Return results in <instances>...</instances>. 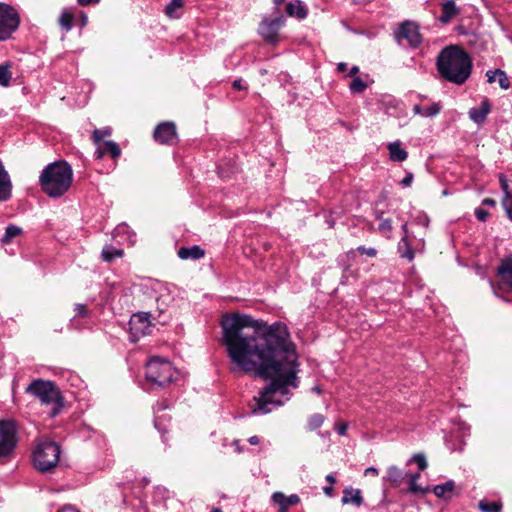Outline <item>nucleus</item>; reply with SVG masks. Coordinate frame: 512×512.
I'll return each instance as SVG.
<instances>
[{"label": "nucleus", "mask_w": 512, "mask_h": 512, "mask_svg": "<svg viewBox=\"0 0 512 512\" xmlns=\"http://www.w3.org/2000/svg\"><path fill=\"white\" fill-rule=\"evenodd\" d=\"M223 344L235 365L232 371L254 372L271 382L254 397L253 414H267L268 405H283L289 388H297V353L282 322L260 323L248 315H226L221 321Z\"/></svg>", "instance_id": "obj_1"}, {"label": "nucleus", "mask_w": 512, "mask_h": 512, "mask_svg": "<svg viewBox=\"0 0 512 512\" xmlns=\"http://www.w3.org/2000/svg\"><path fill=\"white\" fill-rule=\"evenodd\" d=\"M337 70L341 73L345 72L347 70V64L344 62L338 63Z\"/></svg>", "instance_id": "obj_52"}, {"label": "nucleus", "mask_w": 512, "mask_h": 512, "mask_svg": "<svg viewBox=\"0 0 512 512\" xmlns=\"http://www.w3.org/2000/svg\"><path fill=\"white\" fill-rule=\"evenodd\" d=\"M112 130L110 127H105L103 129H95L93 131L92 139L95 144H99L100 142H104L103 138L110 136Z\"/></svg>", "instance_id": "obj_36"}, {"label": "nucleus", "mask_w": 512, "mask_h": 512, "mask_svg": "<svg viewBox=\"0 0 512 512\" xmlns=\"http://www.w3.org/2000/svg\"><path fill=\"white\" fill-rule=\"evenodd\" d=\"M124 255L123 249L114 248L113 246H105L102 249L101 256L105 262H111L115 258H121Z\"/></svg>", "instance_id": "obj_29"}, {"label": "nucleus", "mask_w": 512, "mask_h": 512, "mask_svg": "<svg viewBox=\"0 0 512 512\" xmlns=\"http://www.w3.org/2000/svg\"><path fill=\"white\" fill-rule=\"evenodd\" d=\"M497 75H498V69H495V70H488L486 72V76H487V81L488 83H493L496 81L497 79Z\"/></svg>", "instance_id": "obj_45"}, {"label": "nucleus", "mask_w": 512, "mask_h": 512, "mask_svg": "<svg viewBox=\"0 0 512 512\" xmlns=\"http://www.w3.org/2000/svg\"><path fill=\"white\" fill-rule=\"evenodd\" d=\"M342 504H353L356 507H360L363 503V497L359 489L352 487H346L343 490V496L341 499Z\"/></svg>", "instance_id": "obj_20"}, {"label": "nucleus", "mask_w": 512, "mask_h": 512, "mask_svg": "<svg viewBox=\"0 0 512 512\" xmlns=\"http://www.w3.org/2000/svg\"><path fill=\"white\" fill-rule=\"evenodd\" d=\"M496 272L501 285L512 293V255L501 260Z\"/></svg>", "instance_id": "obj_12"}, {"label": "nucleus", "mask_w": 512, "mask_h": 512, "mask_svg": "<svg viewBox=\"0 0 512 512\" xmlns=\"http://www.w3.org/2000/svg\"><path fill=\"white\" fill-rule=\"evenodd\" d=\"M359 72L358 66H353L349 71V76L354 77Z\"/></svg>", "instance_id": "obj_53"}, {"label": "nucleus", "mask_w": 512, "mask_h": 512, "mask_svg": "<svg viewBox=\"0 0 512 512\" xmlns=\"http://www.w3.org/2000/svg\"><path fill=\"white\" fill-rule=\"evenodd\" d=\"M483 204L489 205V206H494L496 204V201L491 198H485L483 200Z\"/></svg>", "instance_id": "obj_54"}, {"label": "nucleus", "mask_w": 512, "mask_h": 512, "mask_svg": "<svg viewBox=\"0 0 512 512\" xmlns=\"http://www.w3.org/2000/svg\"><path fill=\"white\" fill-rule=\"evenodd\" d=\"M410 462H415L420 470H425L427 468V461L423 454H415L409 463Z\"/></svg>", "instance_id": "obj_40"}, {"label": "nucleus", "mask_w": 512, "mask_h": 512, "mask_svg": "<svg viewBox=\"0 0 512 512\" xmlns=\"http://www.w3.org/2000/svg\"><path fill=\"white\" fill-rule=\"evenodd\" d=\"M60 456V447L52 441L39 443L33 453V462L37 470L45 472L54 468Z\"/></svg>", "instance_id": "obj_6"}, {"label": "nucleus", "mask_w": 512, "mask_h": 512, "mask_svg": "<svg viewBox=\"0 0 512 512\" xmlns=\"http://www.w3.org/2000/svg\"><path fill=\"white\" fill-rule=\"evenodd\" d=\"M475 216H476V218H477L479 221L484 222V221H486V220H487V218H488L489 214H488V212H487L486 210H484V209H482V208H477V209L475 210Z\"/></svg>", "instance_id": "obj_44"}, {"label": "nucleus", "mask_w": 512, "mask_h": 512, "mask_svg": "<svg viewBox=\"0 0 512 512\" xmlns=\"http://www.w3.org/2000/svg\"><path fill=\"white\" fill-rule=\"evenodd\" d=\"M379 230L383 233L390 232L392 230L391 219H383L379 224Z\"/></svg>", "instance_id": "obj_41"}, {"label": "nucleus", "mask_w": 512, "mask_h": 512, "mask_svg": "<svg viewBox=\"0 0 512 512\" xmlns=\"http://www.w3.org/2000/svg\"><path fill=\"white\" fill-rule=\"evenodd\" d=\"M58 512H79L77 509L72 507L71 505L63 506Z\"/></svg>", "instance_id": "obj_50"}, {"label": "nucleus", "mask_w": 512, "mask_h": 512, "mask_svg": "<svg viewBox=\"0 0 512 512\" xmlns=\"http://www.w3.org/2000/svg\"><path fill=\"white\" fill-rule=\"evenodd\" d=\"M212 512H221L219 509H214Z\"/></svg>", "instance_id": "obj_64"}, {"label": "nucleus", "mask_w": 512, "mask_h": 512, "mask_svg": "<svg viewBox=\"0 0 512 512\" xmlns=\"http://www.w3.org/2000/svg\"><path fill=\"white\" fill-rule=\"evenodd\" d=\"M323 491L326 495L328 496H331L332 495V492H333V488L332 486H327V487H324L323 488Z\"/></svg>", "instance_id": "obj_56"}, {"label": "nucleus", "mask_w": 512, "mask_h": 512, "mask_svg": "<svg viewBox=\"0 0 512 512\" xmlns=\"http://www.w3.org/2000/svg\"><path fill=\"white\" fill-rule=\"evenodd\" d=\"M497 80L502 89L507 90L510 87L509 79L506 73L501 69H498Z\"/></svg>", "instance_id": "obj_39"}, {"label": "nucleus", "mask_w": 512, "mask_h": 512, "mask_svg": "<svg viewBox=\"0 0 512 512\" xmlns=\"http://www.w3.org/2000/svg\"><path fill=\"white\" fill-rule=\"evenodd\" d=\"M232 86L236 90H246L247 89V86L245 85V83L243 82L242 79L234 80L232 83Z\"/></svg>", "instance_id": "obj_46"}, {"label": "nucleus", "mask_w": 512, "mask_h": 512, "mask_svg": "<svg viewBox=\"0 0 512 512\" xmlns=\"http://www.w3.org/2000/svg\"><path fill=\"white\" fill-rule=\"evenodd\" d=\"M12 187L10 175L0 160V202H5L11 198Z\"/></svg>", "instance_id": "obj_14"}, {"label": "nucleus", "mask_w": 512, "mask_h": 512, "mask_svg": "<svg viewBox=\"0 0 512 512\" xmlns=\"http://www.w3.org/2000/svg\"><path fill=\"white\" fill-rule=\"evenodd\" d=\"M491 110L490 103L487 99L483 100L479 108H471L469 117L476 123H482Z\"/></svg>", "instance_id": "obj_21"}, {"label": "nucleus", "mask_w": 512, "mask_h": 512, "mask_svg": "<svg viewBox=\"0 0 512 512\" xmlns=\"http://www.w3.org/2000/svg\"><path fill=\"white\" fill-rule=\"evenodd\" d=\"M501 187L504 192V198L502 199V205L508 218L512 221V191L508 189V184L501 179Z\"/></svg>", "instance_id": "obj_27"}, {"label": "nucleus", "mask_w": 512, "mask_h": 512, "mask_svg": "<svg viewBox=\"0 0 512 512\" xmlns=\"http://www.w3.org/2000/svg\"><path fill=\"white\" fill-rule=\"evenodd\" d=\"M184 0H171L165 7V15L171 19H178L182 15Z\"/></svg>", "instance_id": "obj_26"}, {"label": "nucleus", "mask_w": 512, "mask_h": 512, "mask_svg": "<svg viewBox=\"0 0 512 512\" xmlns=\"http://www.w3.org/2000/svg\"><path fill=\"white\" fill-rule=\"evenodd\" d=\"M366 88V83L359 77H355L350 84V90L353 93H362Z\"/></svg>", "instance_id": "obj_38"}, {"label": "nucleus", "mask_w": 512, "mask_h": 512, "mask_svg": "<svg viewBox=\"0 0 512 512\" xmlns=\"http://www.w3.org/2000/svg\"><path fill=\"white\" fill-rule=\"evenodd\" d=\"M73 19H74V16L71 12L63 11L59 18V24L61 25L62 28L69 31L72 28Z\"/></svg>", "instance_id": "obj_35"}, {"label": "nucleus", "mask_w": 512, "mask_h": 512, "mask_svg": "<svg viewBox=\"0 0 512 512\" xmlns=\"http://www.w3.org/2000/svg\"><path fill=\"white\" fill-rule=\"evenodd\" d=\"M324 420L325 417L322 414L316 413L311 415L308 419V429L313 431L320 428L324 423Z\"/></svg>", "instance_id": "obj_34"}, {"label": "nucleus", "mask_w": 512, "mask_h": 512, "mask_svg": "<svg viewBox=\"0 0 512 512\" xmlns=\"http://www.w3.org/2000/svg\"><path fill=\"white\" fill-rule=\"evenodd\" d=\"M248 442L251 445H257L259 443V438L257 436H252L248 439Z\"/></svg>", "instance_id": "obj_55"}, {"label": "nucleus", "mask_w": 512, "mask_h": 512, "mask_svg": "<svg viewBox=\"0 0 512 512\" xmlns=\"http://www.w3.org/2000/svg\"><path fill=\"white\" fill-rule=\"evenodd\" d=\"M10 68V63L0 65V85L3 87H7L12 79Z\"/></svg>", "instance_id": "obj_33"}, {"label": "nucleus", "mask_w": 512, "mask_h": 512, "mask_svg": "<svg viewBox=\"0 0 512 512\" xmlns=\"http://www.w3.org/2000/svg\"><path fill=\"white\" fill-rule=\"evenodd\" d=\"M420 478L419 473L412 474L409 480V491L413 494L424 493L426 490L417 484Z\"/></svg>", "instance_id": "obj_37"}, {"label": "nucleus", "mask_w": 512, "mask_h": 512, "mask_svg": "<svg viewBox=\"0 0 512 512\" xmlns=\"http://www.w3.org/2000/svg\"><path fill=\"white\" fill-rule=\"evenodd\" d=\"M326 480H327L328 482H330L331 484L335 483V481H336L335 477H334L332 474H328V475L326 476Z\"/></svg>", "instance_id": "obj_58"}, {"label": "nucleus", "mask_w": 512, "mask_h": 512, "mask_svg": "<svg viewBox=\"0 0 512 512\" xmlns=\"http://www.w3.org/2000/svg\"><path fill=\"white\" fill-rule=\"evenodd\" d=\"M283 22L282 16L272 20L264 19L259 26V34L267 43L274 45L278 42V31Z\"/></svg>", "instance_id": "obj_10"}, {"label": "nucleus", "mask_w": 512, "mask_h": 512, "mask_svg": "<svg viewBox=\"0 0 512 512\" xmlns=\"http://www.w3.org/2000/svg\"><path fill=\"white\" fill-rule=\"evenodd\" d=\"M440 110L441 105L439 103H432L428 106L414 105L413 107L414 114L422 117H433L437 115Z\"/></svg>", "instance_id": "obj_25"}, {"label": "nucleus", "mask_w": 512, "mask_h": 512, "mask_svg": "<svg viewBox=\"0 0 512 512\" xmlns=\"http://www.w3.org/2000/svg\"><path fill=\"white\" fill-rule=\"evenodd\" d=\"M155 427L161 431V428L159 426L158 419L155 420Z\"/></svg>", "instance_id": "obj_63"}, {"label": "nucleus", "mask_w": 512, "mask_h": 512, "mask_svg": "<svg viewBox=\"0 0 512 512\" xmlns=\"http://www.w3.org/2000/svg\"><path fill=\"white\" fill-rule=\"evenodd\" d=\"M357 251L369 257H375L377 255V250L373 247L366 248L365 246H359Z\"/></svg>", "instance_id": "obj_42"}, {"label": "nucleus", "mask_w": 512, "mask_h": 512, "mask_svg": "<svg viewBox=\"0 0 512 512\" xmlns=\"http://www.w3.org/2000/svg\"><path fill=\"white\" fill-rule=\"evenodd\" d=\"M96 145L95 155L98 159H101L106 154H110L113 159H116L121 154L119 145L114 141H104Z\"/></svg>", "instance_id": "obj_15"}, {"label": "nucleus", "mask_w": 512, "mask_h": 512, "mask_svg": "<svg viewBox=\"0 0 512 512\" xmlns=\"http://www.w3.org/2000/svg\"><path fill=\"white\" fill-rule=\"evenodd\" d=\"M205 252L204 250L198 246V245H194L192 247H181L179 250H178V256L179 258L181 259H200L204 256Z\"/></svg>", "instance_id": "obj_23"}, {"label": "nucleus", "mask_w": 512, "mask_h": 512, "mask_svg": "<svg viewBox=\"0 0 512 512\" xmlns=\"http://www.w3.org/2000/svg\"><path fill=\"white\" fill-rule=\"evenodd\" d=\"M78 3L82 6H87L90 4L98 3L100 0H77Z\"/></svg>", "instance_id": "obj_51"}, {"label": "nucleus", "mask_w": 512, "mask_h": 512, "mask_svg": "<svg viewBox=\"0 0 512 512\" xmlns=\"http://www.w3.org/2000/svg\"><path fill=\"white\" fill-rule=\"evenodd\" d=\"M335 428L339 435H345L347 431V424L346 423H338L335 425Z\"/></svg>", "instance_id": "obj_48"}, {"label": "nucleus", "mask_w": 512, "mask_h": 512, "mask_svg": "<svg viewBox=\"0 0 512 512\" xmlns=\"http://www.w3.org/2000/svg\"><path fill=\"white\" fill-rule=\"evenodd\" d=\"M312 390H313L314 392L318 393V394L321 392V390H320V388H319L318 386L313 387V389H312Z\"/></svg>", "instance_id": "obj_60"}, {"label": "nucleus", "mask_w": 512, "mask_h": 512, "mask_svg": "<svg viewBox=\"0 0 512 512\" xmlns=\"http://www.w3.org/2000/svg\"><path fill=\"white\" fill-rule=\"evenodd\" d=\"M272 500L280 506L279 512H287L290 506L297 505L300 502L298 495L292 494L290 496H286L282 492L273 493Z\"/></svg>", "instance_id": "obj_16"}, {"label": "nucleus", "mask_w": 512, "mask_h": 512, "mask_svg": "<svg viewBox=\"0 0 512 512\" xmlns=\"http://www.w3.org/2000/svg\"><path fill=\"white\" fill-rule=\"evenodd\" d=\"M166 408H168V406H167V405H164V403H159V404L157 405L156 411H157V412H159V411H161V410H165Z\"/></svg>", "instance_id": "obj_57"}, {"label": "nucleus", "mask_w": 512, "mask_h": 512, "mask_svg": "<svg viewBox=\"0 0 512 512\" xmlns=\"http://www.w3.org/2000/svg\"><path fill=\"white\" fill-rule=\"evenodd\" d=\"M26 393L38 398L42 404H53L50 415L55 417L63 407V398L54 382L43 379L33 380L26 388Z\"/></svg>", "instance_id": "obj_4"}, {"label": "nucleus", "mask_w": 512, "mask_h": 512, "mask_svg": "<svg viewBox=\"0 0 512 512\" xmlns=\"http://www.w3.org/2000/svg\"><path fill=\"white\" fill-rule=\"evenodd\" d=\"M125 228H126L125 225H121V226H118L116 230L120 231V230H124Z\"/></svg>", "instance_id": "obj_62"}, {"label": "nucleus", "mask_w": 512, "mask_h": 512, "mask_svg": "<svg viewBox=\"0 0 512 512\" xmlns=\"http://www.w3.org/2000/svg\"><path fill=\"white\" fill-rule=\"evenodd\" d=\"M286 13L290 17H295L299 20L306 18L308 9L306 5L300 0H293L286 5Z\"/></svg>", "instance_id": "obj_18"}, {"label": "nucleus", "mask_w": 512, "mask_h": 512, "mask_svg": "<svg viewBox=\"0 0 512 512\" xmlns=\"http://www.w3.org/2000/svg\"><path fill=\"white\" fill-rule=\"evenodd\" d=\"M455 483L452 480L445 482L444 484L436 485L433 488V493L439 498L446 497V494L453 492Z\"/></svg>", "instance_id": "obj_31"}, {"label": "nucleus", "mask_w": 512, "mask_h": 512, "mask_svg": "<svg viewBox=\"0 0 512 512\" xmlns=\"http://www.w3.org/2000/svg\"><path fill=\"white\" fill-rule=\"evenodd\" d=\"M387 149L389 150L390 159L394 162H403L408 157L407 151L401 147L399 141L389 143Z\"/></svg>", "instance_id": "obj_22"}, {"label": "nucleus", "mask_w": 512, "mask_h": 512, "mask_svg": "<svg viewBox=\"0 0 512 512\" xmlns=\"http://www.w3.org/2000/svg\"><path fill=\"white\" fill-rule=\"evenodd\" d=\"M16 425L13 421H0V458H8L17 444Z\"/></svg>", "instance_id": "obj_8"}, {"label": "nucleus", "mask_w": 512, "mask_h": 512, "mask_svg": "<svg viewBox=\"0 0 512 512\" xmlns=\"http://www.w3.org/2000/svg\"><path fill=\"white\" fill-rule=\"evenodd\" d=\"M20 234H22V228L14 225V224H10L6 227L5 233L1 239V242L4 245L10 244L12 242V240L15 237L19 236Z\"/></svg>", "instance_id": "obj_30"}, {"label": "nucleus", "mask_w": 512, "mask_h": 512, "mask_svg": "<svg viewBox=\"0 0 512 512\" xmlns=\"http://www.w3.org/2000/svg\"><path fill=\"white\" fill-rule=\"evenodd\" d=\"M153 289L155 290L156 293H158L155 299L158 304V309L162 312L172 301L170 291L165 284L160 282H156L153 286Z\"/></svg>", "instance_id": "obj_17"}, {"label": "nucleus", "mask_w": 512, "mask_h": 512, "mask_svg": "<svg viewBox=\"0 0 512 512\" xmlns=\"http://www.w3.org/2000/svg\"><path fill=\"white\" fill-rule=\"evenodd\" d=\"M285 0H274V3L276 5H281L282 3H284Z\"/></svg>", "instance_id": "obj_61"}, {"label": "nucleus", "mask_w": 512, "mask_h": 512, "mask_svg": "<svg viewBox=\"0 0 512 512\" xmlns=\"http://www.w3.org/2000/svg\"><path fill=\"white\" fill-rule=\"evenodd\" d=\"M396 39L400 45H408L412 48H417L422 42L418 26L411 21L401 24L396 33Z\"/></svg>", "instance_id": "obj_9"}, {"label": "nucleus", "mask_w": 512, "mask_h": 512, "mask_svg": "<svg viewBox=\"0 0 512 512\" xmlns=\"http://www.w3.org/2000/svg\"><path fill=\"white\" fill-rule=\"evenodd\" d=\"M378 474H379L378 469L373 466L366 468L364 471L365 476H369V475L378 476Z\"/></svg>", "instance_id": "obj_49"}, {"label": "nucleus", "mask_w": 512, "mask_h": 512, "mask_svg": "<svg viewBox=\"0 0 512 512\" xmlns=\"http://www.w3.org/2000/svg\"><path fill=\"white\" fill-rule=\"evenodd\" d=\"M178 377V371L167 359L152 357L146 364V379L153 386L163 387Z\"/></svg>", "instance_id": "obj_5"}, {"label": "nucleus", "mask_w": 512, "mask_h": 512, "mask_svg": "<svg viewBox=\"0 0 512 512\" xmlns=\"http://www.w3.org/2000/svg\"><path fill=\"white\" fill-rule=\"evenodd\" d=\"M74 311L76 312V315L80 317H86L88 315L87 308L84 304H76Z\"/></svg>", "instance_id": "obj_43"}, {"label": "nucleus", "mask_w": 512, "mask_h": 512, "mask_svg": "<svg viewBox=\"0 0 512 512\" xmlns=\"http://www.w3.org/2000/svg\"><path fill=\"white\" fill-rule=\"evenodd\" d=\"M20 16L10 5L0 3V41H5L18 29Z\"/></svg>", "instance_id": "obj_7"}, {"label": "nucleus", "mask_w": 512, "mask_h": 512, "mask_svg": "<svg viewBox=\"0 0 512 512\" xmlns=\"http://www.w3.org/2000/svg\"><path fill=\"white\" fill-rule=\"evenodd\" d=\"M129 324L131 333L133 335H145L149 333L150 322L148 320L147 314L145 313H138L133 315Z\"/></svg>", "instance_id": "obj_13"}, {"label": "nucleus", "mask_w": 512, "mask_h": 512, "mask_svg": "<svg viewBox=\"0 0 512 512\" xmlns=\"http://www.w3.org/2000/svg\"><path fill=\"white\" fill-rule=\"evenodd\" d=\"M87 21H88V17L85 14H83L81 16V25L85 26L87 24Z\"/></svg>", "instance_id": "obj_59"}, {"label": "nucleus", "mask_w": 512, "mask_h": 512, "mask_svg": "<svg viewBox=\"0 0 512 512\" xmlns=\"http://www.w3.org/2000/svg\"><path fill=\"white\" fill-rule=\"evenodd\" d=\"M73 170L66 161L48 164L39 176L41 190L51 198L63 196L71 187Z\"/></svg>", "instance_id": "obj_3"}, {"label": "nucleus", "mask_w": 512, "mask_h": 512, "mask_svg": "<svg viewBox=\"0 0 512 512\" xmlns=\"http://www.w3.org/2000/svg\"><path fill=\"white\" fill-rule=\"evenodd\" d=\"M402 230L404 232V236L400 240L398 244V250L401 254V257L408 259L409 261L413 260L414 258V252L412 248L410 247L408 240H407V224L402 225Z\"/></svg>", "instance_id": "obj_24"}, {"label": "nucleus", "mask_w": 512, "mask_h": 512, "mask_svg": "<svg viewBox=\"0 0 512 512\" xmlns=\"http://www.w3.org/2000/svg\"><path fill=\"white\" fill-rule=\"evenodd\" d=\"M154 138L160 144H174L177 141L175 124L173 122L159 124L154 131Z\"/></svg>", "instance_id": "obj_11"}, {"label": "nucleus", "mask_w": 512, "mask_h": 512, "mask_svg": "<svg viewBox=\"0 0 512 512\" xmlns=\"http://www.w3.org/2000/svg\"><path fill=\"white\" fill-rule=\"evenodd\" d=\"M406 474L397 466H390L387 468L386 476L383 477V482H389L391 486L398 487L405 479Z\"/></svg>", "instance_id": "obj_19"}, {"label": "nucleus", "mask_w": 512, "mask_h": 512, "mask_svg": "<svg viewBox=\"0 0 512 512\" xmlns=\"http://www.w3.org/2000/svg\"><path fill=\"white\" fill-rule=\"evenodd\" d=\"M437 70L440 76L456 85L464 84L472 72V59L459 46H448L437 57Z\"/></svg>", "instance_id": "obj_2"}, {"label": "nucleus", "mask_w": 512, "mask_h": 512, "mask_svg": "<svg viewBox=\"0 0 512 512\" xmlns=\"http://www.w3.org/2000/svg\"><path fill=\"white\" fill-rule=\"evenodd\" d=\"M413 181V174L408 173L401 181V185L403 187H409L412 184Z\"/></svg>", "instance_id": "obj_47"}, {"label": "nucleus", "mask_w": 512, "mask_h": 512, "mask_svg": "<svg viewBox=\"0 0 512 512\" xmlns=\"http://www.w3.org/2000/svg\"><path fill=\"white\" fill-rule=\"evenodd\" d=\"M457 14V8L453 1H447L442 6L440 21L448 23Z\"/></svg>", "instance_id": "obj_28"}, {"label": "nucleus", "mask_w": 512, "mask_h": 512, "mask_svg": "<svg viewBox=\"0 0 512 512\" xmlns=\"http://www.w3.org/2000/svg\"><path fill=\"white\" fill-rule=\"evenodd\" d=\"M478 507L482 512H501L502 503L500 501L489 502L486 500H481L478 503Z\"/></svg>", "instance_id": "obj_32"}]
</instances>
